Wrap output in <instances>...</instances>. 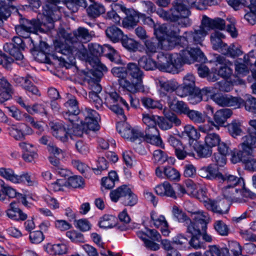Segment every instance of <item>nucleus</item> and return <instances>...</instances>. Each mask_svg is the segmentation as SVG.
<instances>
[{
	"instance_id": "f257e3e1",
	"label": "nucleus",
	"mask_w": 256,
	"mask_h": 256,
	"mask_svg": "<svg viewBox=\"0 0 256 256\" xmlns=\"http://www.w3.org/2000/svg\"><path fill=\"white\" fill-rule=\"evenodd\" d=\"M94 36V32H90L84 27H78L70 34L64 32V40L54 42L56 52L64 56L60 58L64 62H72L76 56L84 59L86 57L87 50L82 42H90Z\"/></svg>"
},
{
	"instance_id": "f03ea898",
	"label": "nucleus",
	"mask_w": 256,
	"mask_h": 256,
	"mask_svg": "<svg viewBox=\"0 0 256 256\" xmlns=\"http://www.w3.org/2000/svg\"><path fill=\"white\" fill-rule=\"evenodd\" d=\"M157 59L156 62L152 58L143 56L138 59V65L146 70H154L158 68L162 72L176 74L184 64H190L194 60L188 52H184L182 55L178 53L160 52L158 54Z\"/></svg>"
},
{
	"instance_id": "7ed1b4c3",
	"label": "nucleus",
	"mask_w": 256,
	"mask_h": 256,
	"mask_svg": "<svg viewBox=\"0 0 256 256\" xmlns=\"http://www.w3.org/2000/svg\"><path fill=\"white\" fill-rule=\"evenodd\" d=\"M50 4H46L44 8L42 20H28L21 19L20 24L15 26L16 34L20 36L26 38L31 33L35 34L38 30H43L42 26H45L47 30L54 27V22L59 20L61 17V12L56 4L59 0H48Z\"/></svg>"
},
{
	"instance_id": "20e7f679",
	"label": "nucleus",
	"mask_w": 256,
	"mask_h": 256,
	"mask_svg": "<svg viewBox=\"0 0 256 256\" xmlns=\"http://www.w3.org/2000/svg\"><path fill=\"white\" fill-rule=\"evenodd\" d=\"M207 34V30L200 26L198 29H194V31L185 32L182 36H179L178 40L186 49L180 50L178 54L182 55V52H188L194 59L190 64L196 61L204 62L206 58L202 50L198 48H192L190 46L192 44H202V42Z\"/></svg>"
},
{
	"instance_id": "39448f33",
	"label": "nucleus",
	"mask_w": 256,
	"mask_h": 256,
	"mask_svg": "<svg viewBox=\"0 0 256 256\" xmlns=\"http://www.w3.org/2000/svg\"><path fill=\"white\" fill-rule=\"evenodd\" d=\"M117 130L124 138L132 142L140 144L143 140L152 144L162 147V142L160 137L158 129H146L144 134L138 128H132L128 124L122 128L117 127Z\"/></svg>"
},
{
	"instance_id": "423d86ee",
	"label": "nucleus",
	"mask_w": 256,
	"mask_h": 256,
	"mask_svg": "<svg viewBox=\"0 0 256 256\" xmlns=\"http://www.w3.org/2000/svg\"><path fill=\"white\" fill-rule=\"evenodd\" d=\"M158 15L164 20L171 22H177L181 27L190 26L192 22L189 18L190 12L188 7L182 0H176L172 3V7L168 10H161Z\"/></svg>"
},
{
	"instance_id": "0eeeda50",
	"label": "nucleus",
	"mask_w": 256,
	"mask_h": 256,
	"mask_svg": "<svg viewBox=\"0 0 256 256\" xmlns=\"http://www.w3.org/2000/svg\"><path fill=\"white\" fill-rule=\"evenodd\" d=\"M179 28L172 30L168 34L167 28L164 24H158L154 29V33L162 48L169 50L174 46L179 40Z\"/></svg>"
},
{
	"instance_id": "6e6552de",
	"label": "nucleus",
	"mask_w": 256,
	"mask_h": 256,
	"mask_svg": "<svg viewBox=\"0 0 256 256\" xmlns=\"http://www.w3.org/2000/svg\"><path fill=\"white\" fill-rule=\"evenodd\" d=\"M194 215V221L190 219L189 223L184 224L186 227V232L192 234V236L201 235V231L205 232L207 224L210 222V217L207 212L202 210L188 211Z\"/></svg>"
},
{
	"instance_id": "1a4fd4ad",
	"label": "nucleus",
	"mask_w": 256,
	"mask_h": 256,
	"mask_svg": "<svg viewBox=\"0 0 256 256\" xmlns=\"http://www.w3.org/2000/svg\"><path fill=\"white\" fill-rule=\"evenodd\" d=\"M104 104L112 111L118 115L122 116L124 118L126 116L124 114L123 108L120 104L124 106L128 110L130 109L126 102L120 97L116 92L107 94L105 97Z\"/></svg>"
},
{
	"instance_id": "9d476101",
	"label": "nucleus",
	"mask_w": 256,
	"mask_h": 256,
	"mask_svg": "<svg viewBox=\"0 0 256 256\" xmlns=\"http://www.w3.org/2000/svg\"><path fill=\"white\" fill-rule=\"evenodd\" d=\"M136 234L144 242L148 248L152 250H157L160 248L158 244L154 242H159L161 238L160 234L156 230L146 228L144 231H138Z\"/></svg>"
},
{
	"instance_id": "9b49d317",
	"label": "nucleus",
	"mask_w": 256,
	"mask_h": 256,
	"mask_svg": "<svg viewBox=\"0 0 256 256\" xmlns=\"http://www.w3.org/2000/svg\"><path fill=\"white\" fill-rule=\"evenodd\" d=\"M237 156L252 155L256 148V132L248 130V134L242 138Z\"/></svg>"
},
{
	"instance_id": "f8f14e48",
	"label": "nucleus",
	"mask_w": 256,
	"mask_h": 256,
	"mask_svg": "<svg viewBox=\"0 0 256 256\" xmlns=\"http://www.w3.org/2000/svg\"><path fill=\"white\" fill-rule=\"evenodd\" d=\"M212 100L221 106H236L240 108L244 105V100L240 97H234L229 94H216Z\"/></svg>"
},
{
	"instance_id": "ddd939ff",
	"label": "nucleus",
	"mask_w": 256,
	"mask_h": 256,
	"mask_svg": "<svg viewBox=\"0 0 256 256\" xmlns=\"http://www.w3.org/2000/svg\"><path fill=\"white\" fill-rule=\"evenodd\" d=\"M82 114L84 117V122L88 128L92 131L98 130L100 127L98 122L100 120L99 114L88 108H86Z\"/></svg>"
},
{
	"instance_id": "4468645a",
	"label": "nucleus",
	"mask_w": 256,
	"mask_h": 256,
	"mask_svg": "<svg viewBox=\"0 0 256 256\" xmlns=\"http://www.w3.org/2000/svg\"><path fill=\"white\" fill-rule=\"evenodd\" d=\"M214 60L216 65H221L218 70V74L224 79L229 78L232 74V70L230 68L232 63L224 56L218 54L214 56Z\"/></svg>"
},
{
	"instance_id": "2eb2a0df",
	"label": "nucleus",
	"mask_w": 256,
	"mask_h": 256,
	"mask_svg": "<svg viewBox=\"0 0 256 256\" xmlns=\"http://www.w3.org/2000/svg\"><path fill=\"white\" fill-rule=\"evenodd\" d=\"M64 106L67 109V111L64 114V118L70 122L76 121V116L80 114V110L78 106V102L75 97L73 96L70 98L66 102Z\"/></svg>"
},
{
	"instance_id": "dca6fc26",
	"label": "nucleus",
	"mask_w": 256,
	"mask_h": 256,
	"mask_svg": "<svg viewBox=\"0 0 256 256\" xmlns=\"http://www.w3.org/2000/svg\"><path fill=\"white\" fill-rule=\"evenodd\" d=\"M232 114V111L229 108H222L217 110L214 114V120H210L208 123L211 126H214L218 130L219 127L222 126L226 121L227 119L230 118Z\"/></svg>"
},
{
	"instance_id": "f3484780",
	"label": "nucleus",
	"mask_w": 256,
	"mask_h": 256,
	"mask_svg": "<svg viewBox=\"0 0 256 256\" xmlns=\"http://www.w3.org/2000/svg\"><path fill=\"white\" fill-rule=\"evenodd\" d=\"M225 26L224 20L220 18L212 19L206 16H203L200 26L208 32V30L214 28L223 30Z\"/></svg>"
},
{
	"instance_id": "a211bd4d",
	"label": "nucleus",
	"mask_w": 256,
	"mask_h": 256,
	"mask_svg": "<svg viewBox=\"0 0 256 256\" xmlns=\"http://www.w3.org/2000/svg\"><path fill=\"white\" fill-rule=\"evenodd\" d=\"M255 59L254 51L250 52L244 58V63L239 62L237 60L235 63V70L236 72L240 74L246 75L249 72V65L253 64Z\"/></svg>"
},
{
	"instance_id": "6ab92c4d",
	"label": "nucleus",
	"mask_w": 256,
	"mask_h": 256,
	"mask_svg": "<svg viewBox=\"0 0 256 256\" xmlns=\"http://www.w3.org/2000/svg\"><path fill=\"white\" fill-rule=\"evenodd\" d=\"M19 146L24 152L22 158L26 162H32L38 158L37 149L34 144L22 142L19 143Z\"/></svg>"
},
{
	"instance_id": "aec40b11",
	"label": "nucleus",
	"mask_w": 256,
	"mask_h": 256,
	"mask_svg": "<svg viewBox=\"0 0 256 256\" xmlns=\"http://www.w3.org/2000/svg\"><path fill=\"white\" fill-rule=\"evenodd\" d=\"M158 125L164 130L171 128L173 124L176 126H180L182 124L180 120L174 114H168L165 117L159 116Z\"/></svg>"
},
{
	"instance_id": "412c9836",
	"label": "nucleus",
	"mask_w": 256,
	"mask_h": 256,
	"mask_svg": "<svg viewBox=\"0 0 256 256\" xmlns=\"http://www.w3.org/2000/svg\"><path fill=\"white\" fill-rule=\"evenodd\" d=\"M50 126L54 136L63 142L68 140L70 135L68 128L67 129L62 123L52 122Z\"/></svg>"
},
{
	"instance_id": "4be33fe9",
	"label": "nucleus",
	"mask_w": 256,
	"mask_h": 256,
	"mask_svg": "<svg viewBox=\"0 0 256 256\" xmlns=\"http://www.w3.org/2000/svg\"><path fill=\"white\" fill-rule=\"evenodd\" d=\"M4 50L11 55L16 60V63L22 66H25V60L21 52L12 42H6L4 46Z\"/></svg>"
},
{
	"instance_id": "5701e85b",
	"label": "nucleus",
	"mask_w": 256,
	"mask_h": 256,
	"mask_svg": "<svg viewBox=\"0 0 256 256\" xmlns=\"http://www.w3.org/2000/svg\"><path fill=\"white\" fill-rule=\"evenodd\" d=\"M225 38L224 34L218 31H216L211 34L210 42L214 50L222 52L223 50H226V44L222 42V39Z\"/></svg>"
},
{
	"instance_id": "b1692460",
	"label": "nucleus",
	"mask_w": 256,
	"mask_h": 256,
	"mask_svg": "<svg viewBox=\"0 0 256 256\" xmlns=\"http://www.w3.org/2000/svg\"><path fill=\"white\" fill-rule=\"evenodd\" d=\"M92 69L88 72L87 75L92 76L96 78H100L104 72L107 71L106 67L102 64L98 58H95L90 62Z\"/></svg>"
},
{
	"instance_id": "393cba45",
	"label": "nucleus",
	"mask_w": 256,
	"mask_h": 256,
	"mask_svg": "<svg viewBox=\"0 0 256 256\" xmlns=\"http://www.w3.org/2000/svg\"><path fill=\"white\" fill-rule=\"evenodd\" d=\"M126 16L122 20V24L124 28H132L136 26L139 21V13L133 8L130 10L125 14Z\"/></svg>"
},
{
	"instance_id": "a878e982",
	"label": "nucleus",
	"mask_w": 256,
	"mask_h": 256,
	"mask_svg": "<svg viewBox=\"0 0 256 256\" xmlns=\"http://www.w3.org/2000/svg\"><path fill=\"white\" fill-rule=\"evenodd\" d=\"M136 63L130 62L127 64L128 74H129L134 80L142 84L144 73Z\"/></svg>"
},
{
	"instance_id": "bb28decb",
	"label": "nucleus",
	"mask_w": 256,
	"mask_h": 256,
	"mask_svg": "<svg viewBox=\"0 0 256 256\" xmlns=\"http://www.w3.org/2000/svg\"><path fill=\"white\" fill-rule=\"evenodd\" d=\"M168 102L170 108L176 112L186 115L190 109L187 105L182 101H177L174 104L176 98L174 95L170 94L168 96Z\"/></svg>"
},
{
	"instance_id": "cd10ccee",
	"label": "nucleus",
	"mask_w": 256,
	"mask_h": 256,
	"mask_svg": "<svg viewBox=\"0 0 256 256\" xmlns=\"http://www.w3.org/2000/svg\"><path fill=\"white\" fill-rule=\"evenodd\" d=\"M198 174L201 177L210 180L216 178L220 180L222 176V174L216 170L212 164L202 168L199 170Z\"/></svg>"
},
{
	"instance_id": "c85d7f7f",
	"label": "nucleus",
	"mask_w": 256,
	"mask_h": 256,
	"mask_svg": "<svg viewBox=\"0 0 256 256\" xmlns=\"http://www.w3.org/2000/svg\"><path fill=\"white\" fill-rule=\"evenodd\" d=\"M220 180H222L226 186H240L242 188L244 185V180L241 178H238L236 176L232 175L228 172L222 174L220 178Z\"/></svg>"
},
{
	"instance_id": "c756f323",
	"label": "nucleus",
	"mask_w": 256,
	"mask_h": 256,
	"mask_svg": "<svg viewBox=\"0 0 256 256\" xmlns=\"http://www.w3.org/2000/svg\"><path fill=\"white\" fill-rule=\"evenodd\" d=\"M252 196V192L246 189H242L236 194V196L234 198L233 202L240 204L248 203V204H250V208H249L250 209V210L251 211L253 206L255 205L254 202H250V200H251Z\"/></svg>"
},
{
	"instance_id": "7c9ffc66",
	"label": "nucleus",
	"mask_w": 256,
	"mask_h": 256,
	"mask_svg": "<svg viewBox=\"0 0 256 256\" xmlns=\"http://www.w3.org/2000/svg\"><path fill=\"white\" fill-rule=\"evenodd\" d=\"M6 214L10 218L13 220H24L27 218V215L26 214L18 208L15 207L14 202H12L10 204V208L6 210Z\"/></svg>"
},
{
	"instance_id": "2f4dec72",
	"label": "nucleus",
	"mask_w": 256,
	"mask_h": 256,
	"mask_svg": "<svg viewBox=\"0 0 256 256\" xmlns=\"http://www.w3.org/2000/svg\"><path fill=\"white\" fill-rule=\"evenodd\" d=\"M118 82L122 88L132 93H136L144 89L142 84L137 82L136 83L130 82L126 78L118 80Z\"/></svg>"
},
{
	"instance_id": "473e14b6",
	"label": "nucleus",
	"mask_w": 256,
	"mask_h": 256,
	"mask_svg": "<svg viewBox=\"0 0 256 256\" xmlns=\"http://www.w3.org/2000/svg\"><path fill=\"white\" fill-rule=\"evenodd\" d=\"M151 218L156 227H160L161 232L164 236L168 235L170 232L168 229V224L163 216H156L154 214H152Z\"/></svg>"
},
{
	"instance_id": "72a5a7b5",
	"label": "nucleus",
	"mask_w": 256,
	"mask_h": 256,
	"mask_svg": "<svg viewBox=\"0 0 256 256\" xmlns=\"http://www.w3.org/2000/svg\"><path fill=\"white\" fill-rule=\"evenodd\" d=\"M198 200L202 202L204 204L205 207L208 210L216 213H222L225 212L226 208H220V210H217V206L218 200H215L212 199L208 198L206 196V194L202 198L199 197Z\"/></svg>"
},
{
	"instance_id": "f704fd0d",
	"label": "nucleus",
	"mask_w": 256,
	"mask_h": 256,
	"mask_svg": "<svg viewBox=\"0 0 256 256\" xmlns=\"http://www.w3.org/2000/svg\"><path fill=\"white\" fill-rule=\"evenodd\" d=\"M157 84L161 90L172 92L176 90L178 84L174 80H166L162 78L157 80Z\"/></svg>"
},
{
	"instance_id": "c9c22d12",
	"label": "nucleus",
	"mask_w": 256,
	"mask_h": 256,
	"mask_svg": "<svg viewBox=\"0 0 256 256\" xmlns=\"http://www.w3.org/2000/svg\"><path fill=\"white\" fill-rule=\"evenodd\" d=\"M106 36L114 42H117L121 40L124 36L123 32L119 28L112 26L108 28L106 30Z\"/></svg>"
},
{
	"instance_id": "e433bc0d",
	"label": "nucleus",
	"mask_w": 256,
	"mask_h": 256,
	"mask_svg": "<svg viewBox=\"0 0 256 256\" xmlns=\"http://www.w3.org/2000/svg\"><path fill=\"white\" fill-rule=\"evenodd\" d=\"M117 218L110 214H105L100 218L98 225L103 228H110L114 226L117 228Z\"/></svg>"
},
{
	"instance_id": "4c0bfd02",
	"label": "nucleus",
	"mask_w": 256,
	"mask_h": 256,
	"mask_svg": "<svg viewBox=\"0 0 256 256\" xmlns=\"http://www.w3.org/2000/svg\"><path fill=\"white\" fill-rule=\"evenodd\" d=\"M45 250L50 254H63L66 252L67 248L62 244H48L44 246Z\"/></svg>"
},
{
	"instance_id": "58836bf2",
	"label": "nucleus",
	"mask_w": 256,
	"mask_h": 256,
	"mask_svg": "<svg viewBox=\"0 0 256 256\" xmlns=\"http://www.w3.org/2000/svg\"><path fill=\"white\" fill-rule=\"evenodd\" d=\"M118 218L122 224L117 222V228L120 230H126L131 229L132 227L128 224L130 221V218L128 216L126 210H123L118 215Z\"/></svg>"
},
{
	"instance_id": "ea45409f",
	"label": "nucleus",
	"mask_w": 256,
	"mask_h": 256,
	"mask_svg": "<svg viewBox=\"0 0 256 256\" xmlns=\"http://www.w3.org/2000/svg\"><path fill=\"white\" fill-rule=\"evenodd\" d=\"M130 188L125 185L120 186L110 193V197L112 202H116L120 198L124 199L126 194L129 192Z\"/></svg>"
},
{
	"instance_id": "a19ab883",
	"label": "nucleus",
	"mask_w": 256,
	"mask_h": 256,
	"mask_svg": "<svg viewBox=\"0 0 256 256\" xmlns=\"http://www.w3.org/2000/svg\"><path fill=\"white\" fill-rule=\"evenodd\" d=\"M86 11L90 16L96 18L104 13L106 10L102 4L94 2L88 7Z\"/></svg>"
},
{
	"instance_id": "79ce46f5",
	"label": "nucleus",
	"mask_w": 256,
	"mask_h": 256,
	"mask_svg": "<svg viewBox=\"0 0 256 256\" xmlns=\"http://www.w3.org/2000/svg\"><path fill=\"white\" fill-rule=\"evenodd\" d=\"M159 116L150 114H142V122L147 126L146 129L156 128Z\"/></svg>"
},
{
	"instance_id": "37998d69",
	"label": "nucleus",
	"mask_w": 256,
	"mask_h": 256,
	"mask_svg": "<svg viewBox=\"0 0 256 256\" xmlns=\"http://www.w3.org/2000/svg\"><path fill=\"white\" fill-rule=\"evenodd\" d=\"M185 184L186 188V190L188 191V194L196 198L198 200V198L200 197V194H202V196L206 194L205 192L202 190L197 191V186L196 184L190 180H186Z\"/></svg>"
},
{
	"instance_id": "c03bdc74",
	"label": "nucleus",
	"mask_w": 256,
	"mask_h": 256,
	"mask_svg": "<svg viewBox=\"0 0 256 256\" xmlns=\"http://www.w3.org/2000/svg\"><path fill=\"white\" fill-rule=\"evenodd\" d=\"M252 155H242L238 156L240 160L245 164V166L246 170L256 172V158H252Z\"/></svg>"
},
{
	"instance_id": "a18cd8bd",
	"label": "nucleus",
	"mask_w": 256,
	"mask_h": 256,
	"mask_svg": "<svg viewBox=\"0 0 256 256\" xmlns=\"http://www.w3.org/2000/svg\"><path fill=\"white\" fill-rule=\"evenodd\" d=\"M241 126V123L240 122L236 120H233L227 126L228 132L234 138L238 136H240L242 133Z\"/></svg>"
},
{
	"instance_id": "49530a36",
	"label": "nucleus",
	"mask_w": 256,
	"mask_h": 256,
	"mask_svg": "<svg viewBox=\"0 0 256 256\" xmlns=\"http://www.w3.org/2000/svg\"><path fill=\"white\" fill-rule=\"evenodd\" d=\"M122 46L130 52H135L138 48V43L134 39L124 35L120 40Z\"/></svg>"
},
{
	"instance_id": "de8ad7c7",
	"label": "nucleus",
	"mask_w": 256,
	"mask_h": 256,
	"mask_svg": "<svg viewBox=\"0 0 256 256\" xmlns=\"http://www.w3.org/2000/svg\"><path fill=\"white\" fill-rule=\"evenodd\" d=\"M0 176L14 184H16L18 179V174H16L14 171L10 168H0Z\"/></svg>"
},
{
	"instance_id": "09e8293b",
	"label": "nucleus",
	"mask_w": 256,
	"mask_h": 256,
	"mask_svg": "<svg viewBox=\"0 0 256 256\" xmlns=\"http://www.w3.org/2000/svg\"><path fill=\"white\" fill-rule=\"evenodd\" d=\"M172 212L174 218L179 222L186 224V223H189L190 222V218L184 212L179 209L177 206H174L173 207Z\"/></svg>"
},
{
	"instance_id": "8fccbe9b",
	"label": "nucleus",
	"mask_w": 256,
	"mask_h": 256,
	"mask_svg": "<svg viewBox=\"0 0 256 256\" xmlns=\"http://www.w3.org/2000/svg\"><path fill=\"white\" fill-rule=\"evenodd\" d=\"M186 116L196 124H202L206 121L204 116L201 112L198 110H190Z\"/></svg>"
},
{
	"instance_id": "3c124183",
	"label": "nucleus",
	"mask_w": 256,
	"mask_h": 256,
	"mask_svg": "<svg viewBox=\"0 0 256 256\" xmlns=\"http://www.w3.org/2000/svg\"><path fill=\"white\" fill-rule=\"evenodd\" d=\"M220 142V138L218 134L216 133L208 134L204 138L206 145L211 148L217 146Z\"/></svg>"
},
{
	"instance_id": "603ef678",
	"label": "nucleus",
	"mask_w": 256,
	"mask_h": 256,
	"mask_svg": "<svg viewBox=\"0 0 256 256\" xmlns=\"http://www.w3.org/2000/svg\"><path fill=\"white\" fill-rule=\"evenodd\" d=\"M144 46L146 53L148 56H151L152 54L157 52L158 45L156 40L154 39L146 40L144 42Z\"/></svg>"
},
{
	"instance_id": "864d4df0",
	"label": "nucleus",
	"mask_w": 256,
	"mask_h": 256,
	"mask_svg": "<svg viewBox=\"0 0 256 256\" xmlns=\"http://www.w3.org/2000/svg\"><path fill=\"white\" fill-rule=\"evenodd\" d=\"M11 9L14 10V8L10 5V3L0 2V19L2 23L3 20H6L10 16Z\"/></svg>"
},
{
	"instance_id": "5fc2aeb1",
	"label": "nucleus",
	"mask_w": 256,
	"mask_h": 256,
	"mask_svg": "<svg viewBox=\"0 0 256 256\" xmlns=\"http://www.w3.org/2000/svg\"><path fill=\"white\" fill-rule=\"evenodd\" d=\"M94 78H92L90 76L86 75L84 79L88 84V86L91 90L90 92L100 93L102 90V86L98 84V81Z\"/></svg>"
},
{
	"instance_id": "6e6d98bb",
	"label": "nucleus",
	"mask_w": 256,
	"mask_h": 256,
	"mask_svg": "<svg viewBox=\"0 0 256 256\" xmlns=\"http://www.w3.org/2000/svg\"><path fill=\"white\" fill-rule=\"evenodd\" d=\"M184 133L190 139L197 140L200 137L198 130L192 125L188 124L184 127Z\"/></svg>"
},
{
	"instance_id": "4d7b16f0",
	"label": "nucleus",
	"mask_w": 256,
	"mask_h": 256,
	"mask_svg": "<svg viewBox=\"0 0 256 256\" xmlns=\"http://www.w3.org/2000/svg\"><path fill=\"white\" fill-rule=\"evenodd\" d=\"M238 192V189L234 188V186H226L222 189V193L224 196L232 202H233L234 198L236 196V194Z\"/></svg>"
},
{
	"instance_id": "13d9d810",
	"label": "nucleus",
	"mask_w": 256,
	"mask_h": 256,
	"mask_svg": "<svg viewBox=\"0 0 256 256\" xmlns=\"http://www.w3.org/2000/svg\"><path fill=\"white\" fill-rule=\"evenodd\" d=\"M141 102L143 106L148 108H162V106L160 102L154 100L150 98H142L141 99Z\"/></svg>"
},
{
	"instance_id": "bf43d9fd",
	"label": "nucleus",
	"mask_w": 256,
	"mask_h": 256,
	"mask_svg": "<svg viewBox=\"0 0 256 256\" xmlns=\"http://www.w3.org/2000/svg\"><path fill=\"white\" fill-rule=\"evenodd\" d=\"M222 54L228 55L232 58L238 56L242 54V51L234 44H231L230 46L226 45V50H223Z\"/></svg>"
},
{
	"instance_id": "052dcab7",
	"label": "nucleus",
	"mask_w": 256,
	"mask_h": 256,
	"mask_svg": "<svg viewBox=\"0 0 256 256\" xmlns=\"http://www.w3.org/2000/svg\"><path fill=\"white\" fill-rule=\"evenodd\" d=\"M164 173L167 178L170 180H178L180 178V172L172 167L168 166L165 168Z\"/></svg>"
},
{
	"instance_id": "680f3d73",
	"label": "nucleus",
	"mask_w": 256,
	"mask_h": 256,
	"mask_svg": "<svg viewBox=\"0 0 256 256\" xmlns=\"http://www.w3.org/2000/svg\"><path fill=\"white\" fill-rule=\"evenodd\" d=\"M74 122H71L72 128H68L69 136L70 138H72L73 136H82L84 134V126L82 124H79L78 123H74Z\"/></svg>"
},
{
	"instance_id": "e2e57ef3",
	"label": "nucleus",
	"mask_w": 256,
	"mask_h": 256,
	"mask_svg": "<svg viewBox=\"0 0 256 256\" xmlns=\"http://www.w3.org/2000/svg\"><path fill=\"white\" fill-rule=\"evenodd\" d=\"M18 180L16 184L24 183L26 182L27 184L30 186H32L36 184L35 180L32 178L31 174L28 172H23L21 174H18Z\"/></svg>"
},
{
	"instance_id": "0e129e2a",
	"label": "nucleus",
	"mask_w": 256,
	"mask_h": 256,
	"mask_svg": "<svg viewBox=\"0 0 256 256\" xmlns=\"http://www.w3.org/2000/svg\"><path fill=\"white\" fill-rule=\"evenodd\" d=\"M195 150L198 156L200 158L210 156L212 154V148L206 146L199 144L196 146Z\"/></svg>"
},
{
	"instance_id": "69168bd1",
	"label": "nucleus",
	"mask_w": 256,
	"mask_h": 256,
	"mask_svg": "<svg viewBox=\"0 0 256 256\" xmlns=\"http://www.w3.org/2000/svg\"><path fill=\"white\" fill-rule=\"evenodd\" d=\"M84 184V180L80 176H70L67 180V185L74 188L82 187Z\"/></svg>"
},
{
	"instance_id": "338daca9",
	"label": "nucleus",
	"mask_w": 256,
	"mask_h": 256,
	"mask_svg": "<svg viewBox=\"0 0 256 256\" xmlns=\"http://www.w3.org/2000/svg\"><path fill=\"white\" fill-rule=\"evenodd\" d=\"M244 106L246 110L254 113L256 112V98L254 97L248 96L246 101L244 100Z\"/></svg>"
},
{
	"instance_id": "774afa93",
	"label": "nucleus",
	"mask_w": 256,
	"mask_h": 256,
	"mask_svg": "<svg viewBox=\"0 0 256 256\" xmlns=\"http://www.w3.org/2000/svg\"><path fill=\"white\" fill-rule=\"evenodd\" d=\"M216 87L220 91L229 92L232 90L233 84L230 82L224 79L216 82Z\"/></svg>"
}]
</instances>
